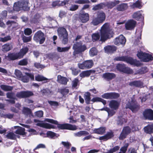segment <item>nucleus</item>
<instances>
[{"label": "nucleus", "mask_w": 153, "mask_h": 153, "mask_svg": "<svg viewBox=\"0 0 153 153\" xmlns=\"http://www.w3.org/2000/svg\"><path fill=\"white\" fill-rule=\"evenodd\" d=\"M101 36L99 32L95 33L92 35V40L93 42L97 41L100 39L102 41H105L112 36L113 30L110 29L108 23H105L101 27Z\"/></svg>", "instance_id": "obj_1"}, {"label": "nucleus", "mask_w": 153, "mask_h": 153, "mask_svg": "<svg viewBox=\"0 0 153 153\" xmlns=\"http://www.w3.org/2000/svg\"><path fill=\"white\" fill-rule=\"evenodd\" d=\"M45 121L48 122L55 124L58 125V127L61 129H68L72 131L76 130L77 129L76 126L75 125H72L68 124H58V122L52 119L46 118Z\"/></svg>", "instance_id": "obj_2"}, {"label": "nucleus", "mask_w": 153, "mask_h": 153, "mask_svg": "<svg viewBox=\"0 0 153 153\" xmlns=\"http://www.w3.org/2000/svg\"><path fill=\"white\" fill-rule=\"evenodd\" d=\"M114 60L117 61L126 62L131 64L137 66L141 65V63L139 61L136 59H133L131 57L126 56L117 57L114 59Z\"/></svg>", "instance_id": "obj_3"}, {"label": "nucleus", "mask_w": 153, "mask_h": 153, "mask_svg": "<svg viewBox=\"0 0 153 153\" xmlns=\"http://www.w3.org/2000/svg\"><path fill=\"white\" fill-rule=\"evenodd\" d=\"M58 35L62 40V43L66 44L68 41V34L66 29L63 27L59 28L57 30Z\"/></svg>", "instance_id": "obj_4"}, {"label": "nucleus", "mask_w": 153, "mask_h": 153, "mask_svg": "<svg viewBox=\"0 0 153 153\" xmlns=\"http://www.w3.org/2000/svg\"><path fill=\"white\" fill-rule=\"evenodd\" d=\"M28 2L26 1H19L18 3H15L13 9L14 10L18 11L21 10H28L29 8L28 6Z\"/></svg>", "instance_id": "obj_5"}, {"label": "nucleus", "mask_w": 153, "mask_h": 153, "mask_svg": "<svg viewBox=\"0 0 153 153\" xmlns=\"http://www.w3.org/2000/svg\"><path fill=\"white\" fill-rule=\"evenodd\" d=\"M139 108V106L134 97H131L129 99L126 105V108H129L133 112H134L137 111Z\"/></svg>", "instance_id": "obj_6"}, {"label": "nucleus", "mask_w": 153, "mask_h": 153, "mask_svg": "<svg viewBox=\"0 0 153 153\" xmlns=\"http://www.w3.org/2000/svg\"><path fill=\"white\" fill-rule=\"evenodd\" d=\"M73 48L74 50L73 55L76 54L84 51L86 49V47L85 45H82L81 42H76L73 45Z\"/></svg>", "instance_id": "obj_7"}, {"label": "nucleus", "mask_w": 153, "mask_h": 153, "mask_svg": "<svg viewBox=\"0 0 153 153\" xmlns=\"http://www.w3.org/2000/svg\"><path fill=\"white\" fill-rule=\"evenodd\" d=\"M137 56L143 62H147L153 60V56L152 55L143 53L142 51L138 52Z\"/></svg>", "instance_id": "obj_8"}, {"label": "nucleus", "mask_w": 153, "mask_h": 153, "mask_svg": "<svg viewBox=\"0 0 153 153\" xmlns=\"http://www.w3.org/2000/svg\"><path fill=\"white\" fill-rule=\"evenodd\" d=\"M33 39L36 42H39L40 44H42L45 41V38L44 33L41 31H39L35 34Z\"/></svg>", "instance_id": "obj_9"}, {"label": "nucleus", "mask_w": 153, "mask_h": 153, "mask_svg": "<svg viewBox=\"0 0 153 153\" xmlns=\"http://www.w3.org/2000/svg\"><path fill=\"white\" fill-rule=\"evenodd\" d=\"M131 131V129L129 126L124 127L119 137V139L120 140H123L130 133Z\"/></svg>", "instance_id": "obj_10"}, {"label": "nucleus", "mask_w": 153, "mask_h": 153, "mask_svg": "<svg viewBox=\"0 0 153 153\" xmlns=\"http://www.w3.org/2000/svg\"><path fill=\"white\" fill-rule=\"evenodd\" d=\"M117 69L119 71L127 74H131L133 71L130 68L125 66L124 65H118L117 66Z\"/></svg>", "instance_id": "obj_11"}, {"label": "nucleus", "mask_w": 153, "mask_h": 153, "mask_svg": "<svg viewBox=\"0 0 153 153\" xmlns=\"http://www.w3.org/2000/svg\"><path fill=\"white\" fill-rule=\"evenodd\" d=\"M119 96V94L118 93L111 92L104 94L102 95V97L106 99H113L117 98Z\"/></svg>", "instance_id": "obj_12"}, {"label": "nucleus", "mask_w": 153, "mask_h": 153, "mask_svg": "<svg viewBox=\"0 0 153 153\" xmlns=\"http://www.w3.org/2000/svg\"><path fill=\"white\" fill-rule=\"evenodd\" d=\"M136 24V22L133 19L128 21L125 24V26L126 30H131L133 29Z\"/></svg>", "instance_id": "obj_13"}, {"label": "nucleus", "mask_w": 153, "mask_h": 153, "mask_svg": "<svg viewBox=\"0 0 153 153\" xmlns=\"http://www.w3.org/2000/svg\"><path fill=\"white\" fill-rule=\"evenodd\" d=\"M114 42L116 45H124L126 42V39L122 35H121L116 38Z\"/></svg>", "instance_id": "obj_14"}, {"label": "nucleus", "mask_w": 153, "mask_h": 153, "mask_svg": "<svg viewBox=\"0 0 153 153\" xmlns=\"http://www.w3.org/2000/svg\"><path fill=\"white\" fill-rule=\"evenodd\" d=\"M144 117L150 120H153V111L150 109L146 110L143 113Z\"/></svg>", "instance_id": "obj_15"}, {"label": "nucleus", "mask_w": 153, "mask_h": 153, "mask_svg": "<svg viewBox=\"0 0 153 153\" xmlns=\"http://www.w3.org/2000/svg\"><path fill=\"white\" fill-rule=\"evenodd\" d=\"M26 76H22L20 78L21 80L24 82H27L29 81V78L32 80H34V76L31 73H25Z\"/></svg>", "instance_id": "obj_16"}, {"label": "nucleus", "mask_w": 153, "mask_h": 153, "mask_svg": "<svg viewBox=\"0 0 153 153\" xmlns=\"http://www.w3.org/2000/svg\"><path fill=\"white\" fill-rule=\"evenodd\" d=\"M114 136V132L111 131L107 132L106 134L100 137L99 139L100 140H103L106 141L108 139L111 138Z\"/></svg>", "instance_id": "obj_17"}, {"label": "nucleus", "mask_w": 153, "mask_h": 153, "mask_svg": "<svg viewBox=\"0 0 153 153\" xmlns=\"http://www.w3.org/2000/svg\"><path fill=\"white\" fill-rule=\"evenodd\" d=\"M80 19L83 23H85L89 20V16L86 13H80Z\"/></svg>", "instance_id": "obj_18"}, {"label": "nucleus", "mask_w": 153, "mask_h": 153, "mask_svg": "<svg viewBox=\"0 0 153 153\" xmlns=\"http://www.w3.org/2000/svg\"><path fill=\"white\" fill-rule=\"evenodd\" d=\"M102 76L105 80L109 81L114 78L115 75L113 73H106L103 74Z\"/></svg>", "instance_id": "obj_19"}, {"label": "nucleus", "mask_w": 153, "mask_h": 153, "mask_svg": "<svg viewBox=\"0 0 153 153\" xmlns=\"http://www.w3.org/2000/svg\"><path fill=\"white\" fill-rule=\"evenodd\" d=\"M96 18L101 23H102L105 19V15L102 11L98 12L97 13V16Z\"/></svg>", "instance_id": "obj_20"}, {"label": "nucleus", "mask_w": 153, "mask_h": 153, "mask_svg": "<svg viewBox=\"0 0 153 153\" xmlns=\"http://www.w3.org/2000/svg\"><path fill=\"white\" fill-rule=\"evenodd\" d=\"M119 104L117 101L114 100L111 101L109 104V107L113 110H116L118 109Z\"/></svg>", "instance_id": "obj_21"}, {"label": "nucleus", "mask_w": 153, "mask_h": 153, "mask_svg": "<svg viewBox=\"0 0 153 153\" xmlns=\"http://www.w3.org/2000/svg\"><path fill=\"white\" fill-rule=\"evenodd\" d=\"M13 48L11 43H7L2 46V50L4 52H7L10 51Z\"/></svg>", "instance_id": "obj_22"}, {"label": "nucleus", "mask_w": 153, "mask_h": 153, "mask_svg": "<svg viewBox=\"0 0 153 153\" xmlns=\"http://www.w3.org/2000/svg\"><path fill=\"white\" fill-rule=\"evenodd\" d=\"M68 1H69L67 0H64L61 1H57L53 2L52 5L53 7H55L56 6H63L68 4Z\"/></svg>", "instance_id": "obj_23"}, {"label": "nucleus", "mask_w": 153, "mask_h": 153, "mask_svg": "<svg viewBox=\"0 0 153 153\" xmlns=\"http://www.w3.org/2000/svg\"><path fill=\"white\" fill-rule=\"evenodd\" d=\"M7 57L10 60H13L21 59L18 53H9Z\"/></svg>", "instance_id": "obj_24"}, {"label": "nucleus", "mask_w": 153, "mask_h": 153, "mask_svg": "<svg viewBox=\"0 0 153 153\" xmlns=\"http://www.w3.org/2000/svg\"><path fill=\"white\" fill-rule=\"evenodd\" d=\"M116 47L114 46H108L104 48L105 52L109 53H113L116 51Z\"/></svg>", "instance_id": "obj_25"}, {"label": "nucleus", "mask_w": 153, "mask_h": 153, "mask_svg": "<svg viewBox=\"0 0 153 153\" xmlns=\"http://www.w3.org/2000/svg\"><path fill=\"white\" fill-rule=\"evenodd\" d=\"M37 125L41 127L48 128L50 129L54 128V126L47 123H37Z\"/></svg>", "instance_id": "obj_26"}, {"label": "nucleus", "mask_w": 153, "mask_h": 153, "mask_svg": "<svg viewBox=\"0 0 153 153\" xmlns=\"http://www.w3.org/2000/svg\"><path fill=\"white\" fill-rule=\"evenodd\" d=\"M57 81L59 83L65 85L67 84L68 80L66 78L58 75L57 76Z\"/></svg>", "instance_id": "obj_27"}, {"label": "nucleus", "mask_w": 153, "mask_h": 153, "mask_svg": "<svg viewBox=\"0 0 153 153\" xmlns=\"http://www.w3.org/2000/svg\"><path fill=\"white\" fill-rule=\"evenodd\" d=\"M144 129L146 133L151 134L153 132V124H149L147 126L145 127Z\"/></svg>", "instance_id": "obj_28"}, {"label": "nucleus", "mask_w": 153, "mask_h": 153, "mask_svg": "<svg viewBox=\"0 0 153 153\" xmlns=\"http://www.w3.org/2000/svg\"><path fill=\"white\" fill-rule=\"evenodd\" d=\"M75 137H80L82 136H86L89 134V133L85 131H81L74 134Z\"/></svg>", "instance_id": "obj_29"}, {"label": "nucleus", "mask_w": 153, "mask_h": 153, "mask_svg": "<svg viewBox=\"0 0 153 153\" xmlns=\"http://www.w3.org/2000/svg\"><path fill=\"white\" fill-rule=\"evenodd\" d=\"M133 18L138 20L140 19H143L141 11H139L134 12L132 16Z\"/></svg>", "instance_id": "obj_30"}, {"label": "nucleus", "mask_w": 153, "mask_h": 153, "mask_svg": "<svg viewBox=\"0 0 153 153\" xmlns=\"http://www.w3.org/2000/svg\"><path fill=\"white\" fill-rule=\"evenodd\" d=\"M106 128L105 127H101L99 128H95L93 130L94 132L100 134H102L105 132Z\"/></svg>", "instance_id": "obj_31"}, {"label": "nucleus", "mask_w": 153, "mask_h": 153, "mask_svg": "<svg viewBox=\"0 0 153 153\" xmlns=\"http://www.w3.org/2000/svg\"><path fill=\"white\" fill-rule=\"evenodd\" d=\"M127 8V4L126 3H123L118 5L116 9L119 11H123L126 10Z\"/></svg>", "instance_id": "obj_32"}, {"label": "nucleus", "mask_w": 153, "mask_h": 153, "mask_svg": "<svg viewBox=\"0 0 153 153\" xmlns=\"http://www.w3.org/2000/svg\"><path fill=\"white\" fill-rule=\"evenodd\" d=\"M28 51V49L27 47H24L21 49L18 53L20 58H22Z\"/></svg>", "instance_id": "obj_33"}, {"label": "nucleus", "mask_w": 153, "mask_h": 153, "mask_svg": "<svg viewBox=\"0 0 153 153\" xmlns=\"http://www.w3.org/2000/svg\"><path fill=\"white\" fill-rule=\"evenodd\" d=\"M129 85L131 86L139 87H141L143 86V83L139 81H136L131 82L129 83Z\"/></svg>", "instance_id": "obj_34"}, {"label": "nucleus", "mask_w": 153, "mask_h": 153, "mask_svg": "<svg viewBox=\"0 0 153 153\" xmlns=\"http://www.w3.org/2000/svg\"><path fill=\"white\" fill-rule=\"evenodd\" d=\"M114 110H111L110 108L107 107L101 109V110H105L106 111L108 114V116L111 117L115 113V111Z\"/></svg>", "instance_id": "obj_35"}, {"label": "nucleus", "mask_w": 153, "mask_h": 153, "mask_svg": "<svg viewBox=\"0 0 153 153\" xmlns=\"http://www.w3.org/2000/svg\"><path fill=\"white\" fill-rule=\"evenodd\" d=\"M70 48L71 46H70L65 47H58L57 48V50L58 52H65L68 51Z\"/></svg>", "instance_id": "obj_36"}, {"label": "nucleus", "mask_w": 153, "mask_h": 153, "mask_svg": "<svg viewBox=\"0 0 153 153\" xmlns=\"http://www.w3.org/2000/svg\"><path fill=\"white\" fill-rule=\"evenodd\" d=\"M1 88L4 91H11L13 88V87L6 85H2L0 86Z\"/></svg>", "instance_id": "obj_37"}, {"label": "nucleus", "mask_w": 153, "mask_h": 153, "mask_svg": "<svg viewBox=\"0 0 153 153\" xmlns=\"http://www.w3.org/2000/svg\"><path fill=\"white\" fill-rule=\"evenodd\" d=\"M91 71L90 70L85 71H82L79 74V76L82 77L89 76L91 74Z\"/></svg>", "instance_id": "obj_38"}, {"label": "nucleus", "mask_w": 153, "mask_h": 153, "mask_svg": "<svg viewBox=\"0 0 153 153\" xmlns=\"http://www.w3.org/2000/svg\"><path fill=\"white\" fill-rule=\"evenodd\" d=\"M23 113L25 115L30 116L31 115V111L30 109L24 107L22 111Z\"/></svg>", "instance_id": "obj_39"}, {"label": "nucleus", "mask_w": 153, "mask_h": 153, "mask_svg": "<svg viewBox=\"0 0 153 153\" xmlns=\"http://www.w3.org/2000/svg\"><path fill=\"white\" fill-rule=\"evenodd\" d=\"M91 101L93 102H102L104 105L106 104V101L103 99L99 97H95L93 98Z\"/></svg>", "instance_id": "obj_40"}, {"label": "nucleus", "mask_w": 153, "mask_h": 153, "mask_svg": "<svg viewBox=\"0 0 153 153\" xmlns=\"http://www.w3.org/2000/svg\"><path fill=\"white\" fill-rule=\"evenodd\" d=\"M84 62L86 69H89L91 68L94 65L93 61L91 60H87Z\"/></svg>", "instance_id": "obj_41"}, {"label": "nucleus", "mask_w": 153, "mask_h": 153, "mask_svg": "<svg viewBox=\"0 0 153 153\" xmlns=\"http://www.w3.org/2000/svg\"><path fill=\"white\" fill-rule=\"evenodd\" d=\"M84 98L86 103L88 104L90 103V93L89 92H87L84 94Z\"/></svg>", "instance_id": "obj_42"}, {"label": "nucleus", "mask_w": 153, "mask_h": 153, "mask_svg": "<svg viewBox=\"0 0 153 153\" xmlns=\"http://www.w3.org/2000/svg\"><path fill=\"white\" fill-rule=\"evenodd\" d=\"M97 51L95 47L91 48L89 51V54L91 56H93L97 55Z\"/></svg>", "instance_id": "obj_43"}, {"label": "nucleus", "mask_w": 153, "mask_h": 153, "mask_svg": "<svg viewBox=\"0 0 153 153\" xmlns=\"http://www.w3.org/2000/svg\"><path fill=\"white\" fill-rule=\"evenodd\" d=\"M131 7L133 8L136 7L140 9L142 7V5L141 2L137 1L131 5Z\"/></svg>", "instance_id": "obj_44"}, {"label": "nucleus", "mask_w": 153, "mask_h": 153, "mask_svg": "<svg viewBox=\"0 0 153 153\" xmlns=\"http://www.w3.org/2000/svg\"><path fill=\"white\" fill-rule=\"evenodd\" d=\"M25 129L24 128L20 127L17 129L15 132V133L17 134L23 135L25 134Z\"/></svg>", "instance_id": "obj_45"}, {"label": "nucleus", "mask_w": 153, "mask_h": 153, "mask_svg": "<svg viewBox=\"0 0 153 153\" xmlns=\"http://www.w3.org/2000/svg\"><path fill=\"white\" fill-rule=\"evenodd\" d=\"M127 122L126 120L123 117H119V120L117 122V124L118 125H122L124 123Z\"/></svg>", "instance_id": "obj_46"}, {"label": "nucleus", "mask_w": 153, "mask_h": 153, "mask_svg": "<svg viewBox=\"0 0 153 153\" xmlns=\"http://www.w3.org/2000/svg\"><path fill=\"white\" fill-rule=\"evenodd\" d=\"M128 143H126L120 149V152L118 153H126L128 146Z\"/></svg>", "instance_id": "obj_47"}, {"label": "nucleus", "mask_w": 153, "mask_h": 153, "mask_svg": "<svg viewBox=\"0 0 153 153\" xmlns=\"http://www.w3.org/2000/svg\"><path fill=\"white\" fill-rule=\"evenodd\" d=\"M120 148V147L119 146H116L113 148L108 150L106 153H113L118 150Z\"/></svg>", "instance_id": "obj_48"}, {"label": "nucleus", "mask_w": 153, "mask_h": 153, "mask_svg": "<svg viewBox=\"0 0 153 153\" xmlns=\"http://www.w3.org/2000/svg\"><path fill=\"white\" fill-rule=\"evenodd\" d=\"M100 23H101L96 17L93 18L91 22V24L94 26L97 25Z\"/></svg>", "instance_id": "obj_49"}, {"label": "nucleus", "mask_w": 153, "mask_h": 153, "mask_svg": "<svg viewBox=\"0 0 153 153\" xmlns=\"http://www.w3.org/2000/svg\"><path fill=\"white\" fill-rule=\"evenodd\" d=\"M69 91V89L66 88L62 89L60 90L61 93L64 97H66Z\"/></svg>", "instance_id": "obj_50"}, {"label": "nucleus", "mask_w": 153, "mask_h": 153, "mask_svg": "<svg viewBox=\"0 0 153 153\" xmlns=\"http://www.w3.org/2000/svg\"><path fill=\"white\" fill-rule=\"evenodd\" d=\"M6 136L7 138L10 139L14 140L16 137V135L12 132H9Z\"/></svg>", "instance_id": "obj_51"}, {"label": "nucleus", "mask_w": 153, "mask_h": 153, "mask_svg": "<svg viewBox=\"0 0 153 153\" xmlns=\"http://www.w3.org/2000/svg\"><path fill=\"white\" fill-rule=\"evenodd\" d=\"M79 84V81L77 78L74 79L72 82V87L73 88H76Z\"/></svg>", "instance_id": "obj_52"}, {"label": "nucleus", "mask_w": 153, "mask_h": 153, "mask_svg": "<svg viewBox=\"0 0 153 153\" xmlns=\"http://www.w3.org/2000/svg\"><path fill=\"white\" fill-rule=\"evenodd\" d=\"M41 92L43 95L48 96L51 94V91L48 89H45L42 90Z\"/></svg>", "instance_id": "obj_53"}, {"label": "nucleus", "mask_w": 153, "mask_h": 153, "mask_svg": "<svg viewBox=\"0 0 153 153\" xmlns=\"http://www.w3.org/2000/svg\"><path fill=\"white\" fill-rule=\"evenodd\" d=\"M105 5L103 3H101L100 4H98L95 6L93 8V10H97L100 9L102 8Z\"/></svg>", "instance_id": "obj_54"}, {"label": "nucleus", "mask_w": 153, "mask_h": 153, "mask_svg": "<svg viewBox=\"0 0 153 153\" xmlns=\"http://www.w3.org/2000/svg\"><path fill=\"white\" fill-rule=\"evenodd\" d=\"M7 97V98L16 99V96L15 94L13 92H8L6 94Z\"/></svg>", "instance_id": "obj_55"}, {"label": "nucleus", "mask_w": 153, "mask_h": 153, "mask_svg": "<svg viewBox=\"0 0 153 153\" xmlns=\"http://www.w3.org/2000/svg\"><path fill=\"white\" fill-rule=\"evenodd\" d=\"M90 2L89 0H76L74 3L76 4H88Z\"/></svg>", "instance_id": "obj_56"}, {"label": "nucleus", "mask_w": 153, "mask_h": 153, "mask_svg": "<svg viewBox=\"0 0 153 153\" xmlns=\"http://www.w3.org/2000/svg\"><path fill=\"white\" fill-rule=\"evenodd\" d=\"M35 79L38 81H41L47 80H48V79L42 76L38 75L35 76Z\"/></svg>", "instance_id": "obj_57"}, {"label": "nucleus", "mask_w": 153, "mask_h": 153, "mask_svg": "<svg viewBox=\"0 0 153 153\" xmlns=\"http://www.w3.org/2000/svg\"><path fill=\"white\" fill-rule=\"evenodd\" d=\"M148 70L146 67H142L138 70L139 74H141L146 73L148 71Z\"/></svg>", "instance_id": "obj_58"}, {"label": "nucleus", "mask_w": 153, "mask_h": 153, "mask_svg": "<svg viewBox=\"0 0 153 153\" xmlns=\"http://www.w3.org/2000/svg\"><path fill=\"white\" fill-rule=\"evenodd\" d=\"M11 37L10 36H7L4 38H0V41L3 42H5L11 40Z\"/></svg>", "instance_id": "obj_59"}, {"label": "nucleus", "mask_w": 153, "mask_h": 153, "mask_svg": "<svg viewBox=\"0 0 153 153\" xmlns=\"http://www.w3.org/2000/svg\"><path fill=\"white\" fill-rule=\"evenodd\" d=\"M24 98L28 97L33 95V93L30 91H23Z\"/></svg>", "instance_id": "obj_60"}, {"label": "nucleus", "mask_w": 153, "mask_h": 153, "mask_svg": "<svg viewBox=\"0 0 153 153\" xmlns=\"http://www.w3.org/2000/svg\"><path fill=\"white\" fill-rule=\"evenodd\" d=\"M47 137L51 138H53L56 136V134L51 131H48L47 132Z\"/></svg>", "instance_id": "obj_61"}, {"label": "nucleus", "mask_w": 153, "mask_h": 153, "mask_svg": "<svg viewBox=\"0 0 153 153\" xmlns=\"http://www.w3.org/2000/svg\"><path fill=\"white\" fill-rule=\"evenodd\" d=\"M79 6L76 4H72L69 8V10L72 11L76 10L78 9Z\"/></svg>", "instance_id": "obj_62"}, {"label": "nucleus", "mask_w": 153, "mask_h": 153, "mask_svg": "<svg viewBox=\"0 0 153 153\" xmlns=\"http://www.w3.org/2000/svg\"><path fill=\"white\" fill-rule=\"evenodd\" d=\"M116 5L115 3L112 2H109L107 3L106 6L108 8H111Z\"/></svg>", "instance_id": "obj_63"}, {"label": "nucleus", "mask_w": 153, "mask_h": 153, "mask_svg": "<svg viewBox=\"0 0 153 153\" xmlns=\"http://www.w3.org/2000/svg\"><path fill=\"white\" fill-rule=\"evenodd\" d=\"M62 144L67 149H69V147L71 146V144L68 142L62 141Z\"/></svg>", "instance_id": "obj_64"}]
</instances>
